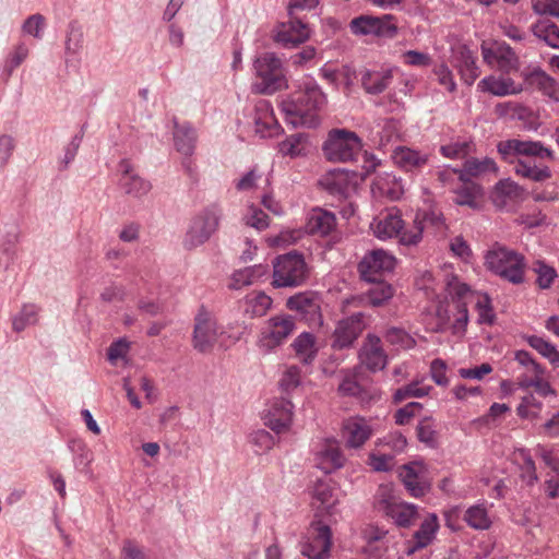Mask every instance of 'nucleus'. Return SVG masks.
I'll use <instances>...</instances> for the list:
<instances>
[{
    "instance_id": "nucleus-52",
    "label": "nucleus",
    "mask_w": 559,
    "mask_h": 559,
    "mask_svg": "<svg viewBox=\"0 0 559 559\" xmlns=\"http://www.w3.org/2000/svg\"><path fill=\"white\" fill-rule=\"evenodd\" d=\"M534 271L537 274L536 283L542 289L549 288L554 280L557 277L556 270L552 266L545 264L543 261L535 262Z\"/></svg>"
},
{
    "instance_id": "nucleus-54",
    "label": "nucleus",
    "mask_w": 559,
    "mask_h": 559,
    "mask_svg": "<svg viewBox=\"0 0 559 559\" xmlns=\"http://www.w3.org/2000/svg\"><path fill=\"white\" fill-rule=\"evenodd\" d=\"M301 381L300 369L297 366H289L280 380V386L283 392L289 393L295 390Z\"/></svg>"
},
{
    "instance_id": "nucleus-5",
    "label": "nucleus",
    "mask_w": 559,
    "mask_h": 559,
    "mask_svg": "<svg viewBox=\"0 0 559 559\" xmlns=\"http://www.w3.org/2000/svg\"><path fill=\"white\" fill-rule=\"evenodd\" d=\"M309 273L304 255L292 251L273 261L272 285L276 288L298 287L306 283Z\"/></svg>"
},
{
    "instance_id": "nucleus-28",
    "label": "nucleus",
    "mask_w": 559,
    "mask_h": 559,
    "mask_svg": "<svg viewBox=\"0 0 559 559\" xmlns=\"http://www.w3.org/2000/svg\"><path fill=\"white\" fill-rule=\"evenodd\" d=\"M289 21L282 25L277 32L275 39L284 46L299 45L309 38V28L299 17L297 13L289 16Z\"/></svg>"
},
{
    "instance_id": "nucleus-1",
    "label": "nucleus",
    "mask_w": 559,
    "mask_h": 559,
    "mask_svg": "<svg viewBox=\"0 0 559 559\" xmlns=\"http://www.w3.org/2000/svg\"><path fill=\"white\" fill-rule=\"evenodd\" d=\"M497 150L503 160L514 164V171L518 176L536 182L545 181L551 177V171L547 166L537 167L535 164L521 159V156L552 159L554 152L545 147L539 141L504 140L498 143Z\"/></svg>"
},
{
    "instance_id": "nucleus-47",
    "label": "nucleus",
    "mask_w": 559,
    "mask_h": 559,
    "mask_svg": "<svg viewBox=\"0 0 559 559\" xmlns=\"http://www.w3.org/2000/svg\"><path fill=\"white\" fill-rule=\"evenodd\" d=\"M474 151V143L466 140L452 141L440 147V153L447 158L457 159L465 158Z\"/></svg>"
},
{
    "instance_id": "nucleus-23",
    "label": "nucleus",
    "mask_w": 559,
    "mask_h": 559,
    "mask_svg": "<svg viewBox=\"0 0 559 559\" xmlns=\"http://www.w3.org/2000/svg\"><path fill=\"white\" fill-rule=\"evenodd\" d=\"M345 456L336 440L324 441L316 454L317 466L324 473H331L345 464Z\"/></svg>"
},
{
    "instance_id": "nucleus-46",
    "label": "nucleus",
    "mask_w": 559,
    "mask_h": 559,
    "mask_svg": "<svg viewBox=\"0 0 559 559\" xmlns=\"http://www.w3.org/2000/svg\"><path fill=\"white\" fill-rule=\"evenodd\" d=\"M527 343L542 356L547 358L554 367L559 368V352L551 343L536 335L530 336Z\"/></svg>"
},
{
    "instance_id": "nucleus-55",
    "label": "nucleus",
    "mask_w": 559,
    "mask_h": 559,
    "mask_svg": "<svg viewBox=\"0 0 559 559\" xmlns=\"http://www.w3.org/2000/svg\"><path fill=\"white\" fill-rule=\"evenodd\" d=\"M246 225L258 230H264L269 227V216L260 209L250 206L245 216Z\"/></svg>"
},
{
    "instance_id": "nucleus-29",
    "label": "nucleus",
    "mask_w": 559,
    "mask_h": 559,
    "mask_svg": "<svg viewBox=\"0 0 559 559\" xmlns=\"http://www.w3.org/2000/svg\"><path fill=\"white\" fill-rule=\"evenodd\" d=\"M477 86L481 92L499 97L518 95L523 91V86L515 83L513 79L496 75H488L481 79Z\"/></svg>"
},
{
    "instance_id": "nucleus-20",
    "label": "nucleus",
    "mask_w": 559,
    "mask_h": 559,
    "mask_svg": "<svg viewBox=\"0 0 559 559\" xmlns=\"http://www.w3.org/2000/svg\"><path fill=\"white\" fill-rule=\"evenodd\" d=\"M118 169L120 173L119 186L126 194L140 199L151 191V182L140 177L128 159H122Z\"/></svg>"
},
{
    "instance_id": "nucleus-21",
    "label": "nucleus",
    "mask_w": 559,
    "mask_h": 559,
    "mask_svg": "<svg viewBox=\"0 0 559 559\" xmlns=\"http://www.w3.org/2000/svg\"><path fill=\"white\" fill-rule=\"evenodd\" d=\"M359 359L370 371L382 370L388 362V356L382 347V342L379 336L368 334L359 350Z\"/></svg>"
},
{
    "instance_id": "nucleus-31",
    "label": "nucleus",
    "mask_w": 559,
    "mask_h": 559,
    "mask_svg": "<svg viewBox=\"0 0 559 559\" xmlns=\"http://www.w3.org/2000/svg\"><path fill=\"white\" fill-rule=\"evenodd\" d=\"M197 132L189 122L179 123L174 120V142L176 150L190 157L193 154L197 143Z\"/></svg>"
},
{
    "instance_id": "nucleus-59",
    "label": "nucleus",
    "mask_w": 559,
    "mask_h": 559,
    "mask_svg": "<svg viewBox=\"0 0 559 559\" xmlns=\"http://www.w3.org/2000/svg\"><path fill=\"white\" fill-rule=\"evenodd\" d=\"M44 27L45 17L41 14L36 13L26 19L23 23L22 29L25 34L34 36L35 38H41Z\"/></svg>"
},
{
    "instance_id": "nucleus-56",
    "label": "nucleus",
    "mask_w": 559,
    "mask_h": 559,
    "mask_svg": "<svg viewBox=\"0 0 559 559\" xmlns=\"http://www.w3.org/2000/svg\"><path fill=\"white\" fill-rule=\"evenodd\" d=\"M28 51L29 50L25 44H20L15 47L5 61L4 71L8 78L12 74L13 70L27 58Z\"/></svg>"
},
{
    "instance_id": "nucleus-18",
    "label": "nucleus",
    "mask_w": 559,
    "mask_h": 559,
    "mask_svg": "<svg viewBox=\"0 0 559 559\" xmlns=\"http://www.w3.org/2000/svg\"><path fill=\"white\" fill-rule=\"evenodd\" d=\"M372 436L369 420L360 416H353L342 424L341 437L347 449H360Z\"/></svg>"
},
{
    "instance_id": "nucleus-33",
    "label": "nucleus",
    "mask_w": 559,
    "mask_h": 559,
    "mask_svg": "<svg viewBox=\"0 0 559 559\" xmlns=\"http://www.w3.org/2000/svg\"><path fill=\"white\" fill-rule=\"evenodd\" d=\"M335 225L336 218L333 213L316 209L308 218L307 228L310 234L326 236L334 229Z\"/></svg>"
},
{
    "instance_id": "nucleus-25",
    "label": "nucleus",
    "mask_w": 559,
    "mask_h": 559,
    "mask_svg": "<svg viewBox=\"0 0 559 559\" xmlns=\"http://www.w3.org/2000/svg\"><path fill=\"white\" fill-rule=\"evenodd\" d=\"M438 530V516L435 513H431L420 523L419 528L413 535V540L408 543L405 552L408 556H412L416 550L430 545L435 539Z\"/></svg>"
},
{
    "instance_id": "nucleus-8",
    "label": "nucleus",
    "mask_w": 559,
    "mask_h": 559,
    "mask_svg": "<svg viewBox=\"0 0 559 559\" xmlns=\"http://www.w3.org/2000/svg\"><path fill=\"white\" fill-rule=\"evenodd\" d=\"M361 147V140L355 132L335 129L324 142L323 152L331 162L346 163L353 160Z\"/></svg>"
},
{
    "instance_id": "nucleus-16",
    "label": "nucleus",
    "mask_w": 559,
    "mask_h": 559,
    "mask_svg": "<svg viewBox=\"0 0 559 559\" xmlns=\"http://www.w3.org/2000/svg\"><path fill=\"white\" fill-rule=\"evenodd\" d=\"M370 228L373 231V235L381 239H390L393 237H399L400 242L402 243V236L407 229L404 228V222L401 217V213L397 209H386L379 213L377 217L373 218L370 224Z\"/></svg>"
},
{
    "instance_id": "nucleus-30",
    "label": "nucleus",
    "mask_w": 559,
    "mask_h": 559,
    "mask_svg": "<svg viewBox=\"0 0 559 559\" xmlns=\"http://www.w3.org/2000/svg\"><path fill=\"white\" fill-rule=\"evenodd\" d=\"M525 82L549 98L559 102V83L539 68L523 74Z\"/></svg>"
},
{
    "instance_id": "nucleus-17",
    "label": "nucleus",
    "mask_w": 559,
    "mask_h": 559,
    "mask_svg": "<svg viewBox=\"0 0 559 559\" xmlns=\"http://www.w3.org/2000/svg\"><path fill=\"white\" fill-rule=\"evenodd\" d=\"M286 306L289 310L301 316L310 325H321L322 314L320 298L311 292L299 293L287 299Z\"/></svg>"
},
{
    "instance_id": "nucleus-26",
    "label": "nucleus",
    "mask_w": 559,
    "mask_h": 559,
    "mask_svg": "<svg viewBox=\"0 0 559 559\" xmlns=\"http://www.w3.org/2000/svg\"><path fill=\"white\" fill-rule=\"evenodd\" d=\"M392 159L402 170L414 173L427 165L429 155L407 146H397L392 153Z\"/></svg>"
},
{
    "instance_id": "nucleus-40",
    "label": "nucleus",
    "mask_w": 559,
    "mask_h": 559,
    "mask_svg": "<svg viewBox=\"0 0 559 559\" xmlns=\"http://www.w3.org/2000/svg\"><path fill=\"white\" fill-rule=\"evenodd\" d=\"M312 497L317 502H319L318 507L326 510L328 512H331L337 502L336 489L332 484L324 480L316 483Z\"/></svg>"
},
{
    "instance_id": "nucleus-15",
    "label": "nucleus",
    "mask_w": 559,
    "mask_h": 559,
    "mask_svg": "<svg viewBox=\"0 0 559 559\" xmlns=\"http://www.w3.org/2000/svg\"><path fill=\"white\" fill-rule=\"evenodd\" d=\"M396 260L383 249H374L365 254L358 264L360 277L366 282H377L386 272L393 271Z\"/></svg>"
},
{
    "instance_id": "nucleus-14",
    "label": "nucleus",
    "mask_w": 559,
    "mask_h": 559,
    "mask_svg": "<svg viewBox=\"0 0 559 559\" xmlns=\"http://www.w3.org/2000/svg\"><path fill=\"white\" fill-rule=\"evenodd\" d=\"M332 547V532L329 525L313 522L301 543V555L309 559H326Z\"/></svg>"
},
{
    "instance_id": "nucleus-61",
    "label": "nucleus",
    "mask_w": 559,
    "mask_h": 559,
    "mask_svg": "<svg viewBox=\"0 0 559 559\" xmlns=\"http://www.w3.org/2000/svg\"><path fill=\"white\" fill-rule=\"evenodd\" d=\"M524 464L522 466V479L526 481L527 486L532 487L538 481L536 465L532 456L522 451Z\"/></svg>"
},
{
    "instance_id": "nucleus-37",
    "label": "nucleus",
    "mask_w": 559,
    "mask_h": 559,
    "mask_svg": "<svg viewBox=\"0 0 559 559\" xmlns=\"http://www.w3.org/2000/svg\"><path fill=\"white\" fill-rule=\"evenodd\" d=\"M296 356L306 365L311 364L317 356L316 337L313 334L304 332L298 335L292 344Z\"/></svg>"
},
{
    "instance_id": "nucleus-34",
    "label": "nucleus",
    "mask_w": 559,
    "mask_h": 559,
    "mask_svg": "<svg viewBox=\"0 0 559 559\" xmlns=\"http://www.w3.org/2000/svg\"><path fill=\"white\" fill-rule=\"evenodd\" d=\"M531 32L547 46L559 49V27L549 19H538L531 25Z\"/></svg>"
},
{
    "instance_id": "nucleus-11",
    "label": "nucleus",
    "mask_w": 559,
    "mask_h": 559,
    "mask_svg": "<svg viewBox=\"0 0 559 559\" xmlns=\"http://www.w3.org/2000/svg\"><path fill=\"white\" fill-rule=\"evenodd\" d=\"M350 32L358 36H377L393 38L397 34V25L392 14L382 16L359 15L349 23Z\"/></svg>"
},
{
    "instance_id": "nucleus-13",
    "label": "nucleus",
    "mask_w": 559,
    "mask_h": 559,
    "mask_svg": "<svg viewBox=\"0 0 559 559\" xmlns=\"http://www.w3.org/2000/svg\"><path fill=\"white\" fill-rule=\"evenodd\" d=\"M484 61L498 69L503 74H511L520 70V58L506 43L492 41L481 45Z\"/></svg>"
},
{
    "instance_id": "nucleus-45",
    "label": "nucleus",
    "mask_w": 559,
    "mask_h": 559,
    "mask_svg": "<svg viewBox=\"0 0 559 559\" xmlns=\"http://www.w3.org/2000/svg\"><path fill=\"white\" fill-rule=\"evenodd\" d=\"M373 283L374 285L367 292V299L371 306L379 307L393 297L394 288L381 278Z\"/></svg>"
},
{
    "instance_id": "nucleus-58",
    "label": "nucleus",
    "mask_w": 559,
    "mask_h": 559,
    "mask_svg": "<svg viewBox=\"0 0 559 559\" xmlns=\"http://www.w3.org/2000/svg\"><path fill=\"white\" fill-rule=\"evenodd\" d=\"M532 10L537 15H550L559 19V0H532Z\"/></svg>"
},
{
    "instance_id": "nucleus-2",
    "label": "nucleus",
    "mask_w": 559,
    "mask_h": 559,
    "mask_svg": "<svg viewBox=\"0 0 559 559\" xmlns=\"http://www.w3.org/2000/svg\"><path fill=\"white\" fill-rule=\"evenodd\" d=\"M326 104V96L314 82H308L302 88L282 100L285 119L294 127L314 128L320 119L318 111Z\"/></svg>"
},
{
    "instance_id": "nucleus-35",
    "label": "nucleus",
    "mask_w": 559,
    "mask_h": 559,
    "mask_svg": "<svg viewBox=\"0 0 559 559\" xmlns=\"http://www.w3.org/2000/svg\"><path fill=\"white\" fill-rule=\"evenodd\" d=\"M455 67L459 69L464 82L468 85H472L479 75L475 57L465 46L460 47L457 50Z\"/></svg>"
},
{
    "instance_id": "nucleus-9",
    "label": "nucleus",
    "mask_w": 559,
    "mask_h": 559,
    "mask_svg": "<svg viewBox=\"0 0 559 559\" xmlns=\"http://www.w3.org/2000/svg\"><path fill=\"white\" fill-rule=\"evenodd\" d=\"M223 330L212 312L201 307L194 318L192 344L200 353H210L217 343Z\"/></svg>"
},
{
    "instance_id": "nucleus-57",
    "label": "nucleus",
    "mask_w": 559,
    "mask_h": 559,
    "mask_svg": "<svg viewBox=\"0 0 559 559\" xmlns=\"http://www.w3.org/2000/svg\"><path fill=\"white\" fill-rule=\"evenodd\" d=\"M417 437L419 441L433 447L437 441V432L430 418H424L417 426Z\"/></svg>"
},
{
    "instance_id": "nucleus-27",
    "label": "nucleus",
    "mask_w": 559,
    "mask_h": 559,
    "mask_svg": "<svg viewBox=\"0 0 559 559\" xmlns=\"http://www.w3.org/2000/svg\"><path fill=\"white\" fill-rule=\"evenodd\" d=\"M393 81V71L391 69L360 71V84L364 91L370 95L383 93Z\"/></svg>"
},
{
    "instance_id": "nucleus-62",
    "label": "nucleus",
    "mask_w": 559,
    "mask_h": 559,
    "mask_svg": "<svg viewBox=\"0 0 559 559\" xmlns=\"http://www.w3.org/2000/svg\"><path fill=\"white\" fill-rule=\"evenodd\" d=\"M430 374L437 385L447 386L449 384L444 360L440 358L433 359L430 364Z\"/></svg>"
},
{
    "instance_id": "nucleus-22",
    "label": "nucleus",
    "mask_w": 559,
    "mask_h": 559,
    "mask_svg": "<svg viewBox=\"0 0 559 559\" xmlns=\"http://www.w3.org/2000/svg\"><path fill=\"white\" fill-rule=\"evenodd\" d=\"M293 408L288 399H276L265 415V425L276 433L287 430L293 420Z\"/></svg>"
},
{
    "instance_id": "nucleus-24",
    "label": "nucleus",
    "mask_w": 559,
    "mask_h": 559,
    "mask_svg": "<svg viewBox=\"0 0 559 559\" xmlns=\"http://www.w3.org/2000/svg\"><path fill=\"white\" fill-rule=\"evenodd\" d=\"M255 132L261 138H271L278 133L280 124L273 114L270 102L260 99L254 106Z\"/></svg>"
},
{
    "instance_id": "nucleus-50",
    "label": "nucleus",
    "mask_w": 559,
    "mask_h": 559,
    "mask_svg": "<svg viewBox=\"0 0 559 559\" xmlns=\"http://www.w3.org/2000/svg\"><path fill=\"white\" fill-rule=\"evenodd\" d=\"M431 386L420 385L418 382H412L396 390L394 393L395 402H402L408 397H423L428 395Z\"/></svg>"
},
{
    "instance_id": "nucleus-53",
    "label": "nucleus",
    "mask_w": 559,
    "mask_h": 559,
    "mask_svg": "<svg viewBox=\"0 0 559 559\" xmlns=\"http://www.w3.org/2000/svg\"><path fill=\"white\" fill-rule=\"evenodd\" d=\"M476 309L478 311V322L480 324H492L495 321V312L491 307V299L487 294L478 296L476 301Z\"/></svg>"
},
{
    "instance_id": "nucleus-12",
    "label": "nucleus",
    "mask_w": 559,
    "mask_h": 559,
    "mask_svg": "<svg viewBox=\"0 0 559 559\" xmlns=\"http://www.w3.org/2000/svg\"><path fill=\"white\" fill-rule=\"evenodd\" d=\"M296 323L292 316L277 314L270 318L261 331L259 347L270 352L283 344L295 331Z\"/></svg>"
},
{
    "instance_id": "nucleus-3",
    "label": "nucleus",
    "mask_w": 559,
    "mask_h": 559,
    "mask_svg": "<svg viewBox=\"0 0 559 559\" xmlns=\"http://www.w3.org/2000/svg\"><path fill=\"white\" fill-rule=\"evenodd\" d=\"M486 267L501 278L512 283L524 282V257L507 247L495 245L485 255Z\"/></svg>"
},
{
    "instance_id": "nucleus-4",
    "label": "nucleus",
    "mask_w": 559,
    "mask_h": 559,
    "mask_svg": "<svg viewBox=\"0 0 559 559\" xmlns=\"http://www.w3.org/2000/svg\"><path fill=\"white\" fill-rule=\"evenodd\" d=\"M374 508L390 518L399 527L408 528L418 519L417 506L404 502L396 497L390 485L379 486L374 496Z\"/></svg>"
},
{
    "instance_id": "nucleus-42",
    "label": "nucleus",
    "mask_w": 559,
    "mask_h": 559,
    "mask_svg": "<svg viewBox=\"0 0 559 559\" xmlns=\"http://www.w3.org/2000/svg\"><path fill=\"white\" fill-rule=\"evenodd\" d=\"M399 475L405 488L413 497L419 498L427 492L428 486L419 480L413 467L408 465L402 466Z\"/></svg>"
},
{
    "instance_id": "nucleus-60",
    "label": "nucleus",
    "mask_w": 559,
    "mask_h": 559,
    "mask_svg": "<svg viewBox=\"0 0 559 559\" xmlns=\"http://www.w3.org/2000/svg\"><path fill=\"white\" fill-rule=\"evenodd\" d=\"M251 442L257 448V452H265L274 447L275 439L269 431L258 430L251 435Z\"/></svg>"
},
{
    "instance_id": "nucleus-51",
    "label": "nucleus",
    "mask_w": 559,
    "mask_h": 559,
    "mask_svg": "<svg viewBox=\"0 0 559 559\" xmlns=\"http://www.w3.org/2000/svg\"><path fill=\"white\" fill-rule=\"evenodd\" d=\"M385 340L403 349L413 348L416 344L415 340L404 330L399 328H390L385 333Z\"/></svg>"
},
{
    "instance_id": "nucleus-48",
    "label": "nucleus",
    "mask_w": 559,
    "mask_h": 559,
    "mask_svg": "<svg viewBox=\"0 0 559 559\" xmlns=\"http://www.w3.org/2000/svg\"><path fill=\"white\" fill-rule=\"evenodd\" d=\"M322 183L332 194L346 195L348 191V176L344 171H333L324 177Z\"/></svg>"
},
{
    "instance_id": "nucleus-36",
    "label": "nucleus",
    "mask_w": 559,
    "mask_h": 559,
    "mask_svg": "<svg viewBox=\"0 0 559 559\" xmlns=\"http://www.w3.org/2000/svg\"><path fill=\"white\" fill-rule=\"evenodd\" d=\"M308 148V136L304 133L292 134L278 144L280 153L290 158L306 156Z\"/></svg>"
},
{
    "instance_id": "nucleus-49",
    "label": "nucleus",
    "mask_w": 559,
    "mask_h": 559,
    "mask_svg": "<svg viewBox=\"0 0 559 559\" xmlns=\"http://www.w3.org/2000/svg\"><path fill=\"white\" fill-rule=\"evenodd\" d=\"M39 309L35 305H24L21 312L13 318L12 328L16 332H21L28 325H33L38 320Z\"/></svg>"
},
{
    "instance_id": "nucleus-41",
    "label": "nucleus",
    "mask_w": 559,
    "mask_h": 559,
    "mask_svg": "<svg viewBox=\"0 0 559 559\" xmlns=\"http://www.w3.org/2000/svg\"><path fill=\"white\" fill-rule=\"evenodd\" d=\"M462 185L455 190L454 202L469 207L477 206V199L481 195V188L469 179L461 180Z\"/></svg>"
},
{
    "instance_id": "nucleus-19",
    "label": "nucleus",
    "mask_w": 559,
    "mask_h": 559,
    "mask_svg": "<svg viewBox=\"0 0 559 559\" xmlns=\"http://www.w3.org/2000/svg\"><path fill=\"white\" fill-rule=\"evenodd\" d=\"M365 329L364 313L356 312L350 317L340 320L334 333L332 346L343 349L352 346Z\"/></svg>"
},
{
    "instance_id": "nucleus-7",
    "label": "nucleus",
    "mask_w": 559,
    "mask_h": 559,
    "mask_svg": "<svg viewBox=\"0 0 559 559\" xmlns=\"http://www.w3.org/2000/svg\"><path fill=\"white\" fill-rule=\"evenodd\" d=\"M222 215V209L211 204L194 216L183 240L185 248L191 250L205 243L217 230Z\"/></svg>"
},
{
    "instance_id": "nucleus-43",
    "label": "nucleus",
    "mask_w": 559,
    "mask_h": 559,
    "mask_svg": "<svg viewBox=\"0 0 559 559\" xmlns=\"http://www.w3.org/2000/svg\"><path fill=\"white\" fill-rule=\"evenodd\" d=\"M463 519L474 530H488L491 525L488 511L483 504L469 507L465 511Z\"/></svg>"
},
{
    "instance_id": "nucleus-63",
    "label": "nucleus",
    "mask_w": 559,
    "mask_h": 559,
    "mask_svg": "<svg viewBox=\"0 0 559 559\" xmlns=\"http://www.w3.org/2000/svg\"><path fill=\"white\" fill-rule=\"evenodd\" d=\"M423 408V405L417 402H411L404 407L396 411L394 418L397 425H406L411 419Z\"/></svg>"
},
{
    "instance_id": "nucleus-64",
    "label": "nucleus",
    "mask_w": 559,
    "mask_h": 559,
    "mask_svg": "<svg viewBox=\"0 0 559 559\" xmlns=\"http://www.w3.org/2000/svg\"><path fill=\"white\" fill-rule=\"evenodd\" d=\"M120 559H146L143 550L131 539L123 542Z\"/></svg>"
},
{
    "instance_id": "nucleus-39",
    "label": "nucleus",
    "mask_w": 559,
    "mask_h": 559,
    "mask_svg": "<svg viewBox=\"0 0 559 559\" xmlns=\"http://www.w3.org/2000/svg\"><path fill=\"white\" fill-rule=\"evenodd\" d=\"M272 306V299L263 292H253L246 296L243 310L250 318H260L266 314Z\"/></svg>"
},
{
    "instance_id": "nucleus-10",
    "label": "nucleus",
    "mask_w": 559,
    "mask_h": 559,
    "mask_svg": "<svg viewBox=\"0 0 559 559\" xmlns=\"http://www.w3.org/2000/svg\"><path fill=\"white\" fill-rule=\"evenodd\" d=\"M445 229V219L441 211L438 209L420 210L415 215L414 226L403 234L402 245H417L423 238L424 230L444 234Z\"/></svg>"
},
{
    "instance_id": "nucleus-32",
    "label": "nucleus",
    "mask_w": 559,
    "mask_h": 559,
    "mask_svg": "<svg viewBox=\"0 0 559 559\" xmlns=\"http://www.w3.org/2000/svg\"><path fill=\"white\" fill-rule=\"evenodd\" d=\"M397 122L394 119H380L370 127L369 141L377 147L385 146L397 136Z\"/></svg>"
},
{
    "instance_id": "nucleus-6",
    "label": "nucleus",
    "mask_w": 559,
    "mask_h": 559,
    "mask_svg": "<svg viewBox=\"0 0 559 559\" xmlns=\"http://www.w3.org/2000/svg\"><path fill=\"white\" fill-rule=\"evenodd\" d=\"M253 68L260 82L254 85L258 93L273 94L286 86L282 61L274 52H264L257 57Z\"/></svg>"
},
{
    "instance_id": "nucleus-44",
    "label": "nucleus",
    "mask_w": 559,
    "mask_h": 559,
    "mask_svg": "<svg viewBox=\"0 0 559 559\" xmlns=\"http://www.w3.org/2000/svg\"><path fill=\"white\" fill-rule=\"evenodd\" d=\"M266 273V267L263 265H254L239 270L233 274L229 287L233 289H240L243 286L251 285L255 278L263 276Z\"/></svg>"
},
{
    "instance_id": "nucleus-38",
    "label": "nucleus",
    "mask_w": 559,
    "mask_h": 559,
    "mask_svg": "<svg viewBox=\"0 0 559 559\" xmlns=\"http://www.w3.org/2000/svg\"><path fill=\"white\" fill-rule=\"evenodd\" d=\"M496 171L497 166L492 158L484 157L483 159H478L472 157L465 160L463 168L460 170V179H469L471 177H478Z\"/></svg>"
}]
</instances>
